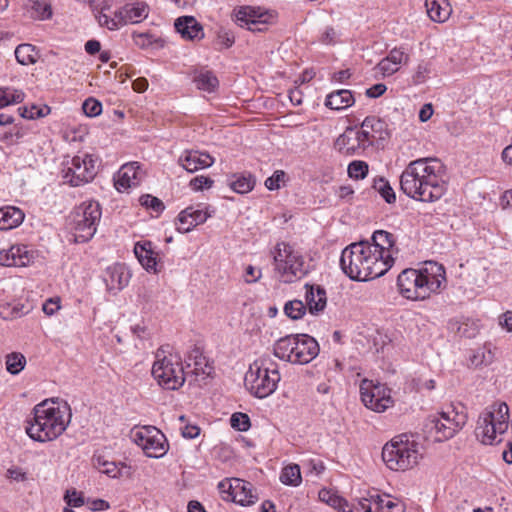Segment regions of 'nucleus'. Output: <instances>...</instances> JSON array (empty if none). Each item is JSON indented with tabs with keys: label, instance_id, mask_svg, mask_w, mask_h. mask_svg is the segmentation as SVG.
I'll list each match as a JSON object with an SVG mask.
<instances>
[{
	"label": "nucleus",
	"instance_id": "473e14b6",
	"mask_svg": "<svg viewBox=\"0 0 512 512\" xmlns=\"http://www.w3.org/2000/svg\"><path fill=\"white\" fill-rule=\"evenodd\" d=\"M111 8L110 4L107 1H103L100 5V7H96L94 9L95 18L97 19L98 23L102 27H106L109 30H116L121 26L119 19L116 17V13L114 14V17H110L107 11H109Z\"/></svg>",
	"mask_w": 512,
	"mask_h": 512
},
{
	"label": "nucleus",
	"instance_id": "c85d7f7f",
	"mask_svg": "<svg viewBox=\"0 0 512 512\" xmlns=\"http://www.w3.org/2000/svg\"><path fill=\"white\" fill-rule=\"evenodd\" d=\"M425 6L428 17L436 23L445 22L452 13L448 0H426Z\"/></svg>",
	"mask_w": 512,
	"mask_h": 512
},
{
	"label": "nucleus",
	"instance_id": "338daca9",
	"mask_svg": "<svg viewBox=\"0 0 512 512\" xmlns=\"http://www.w3.org/2000/svg\"><path fill=\"white\" fill-rule=\"evenodd\" d=\"M386 506L385 512H405V504L398 499H390V501L384 503Z\"/></svg>",
	"mask_w": 512,
	"mask_h": 512
},
{
	"label": "nucleus",
	"instance_id": "f8f14e48",
	"mask_svg": "<svg viewBox=\"0 0 512 512\" xmlns=\"http://www.w3.org/2000/svg\"><path fill=\"white\" fill-rule=\"evenodd\" d=\"M130 438L150 458L163 457L169 448L165 435L154 426L134 428L130 432Z\"/></svg>",
	"mask_w": 512,
	"mask_h": 512
},
{
	"label": "nucleus",
	"instance_id": "ea45409f",
	"mask_svg": "<svg viewBox=\"0 0 512 512\" xmlns=\"http://www.w3.org/2000/svg\"><path fill=\"white\" fill-rule=\"evenodd\" d=\"M6 369L9 373L19 374L26 365V358L20 352H12L5 357Z\"/></svg>",
	"mask_w": 512,
	"mask_h": 512
},
{
	"label": "nucleus",
	"instance_id": "58836bf2",
	"mask_svg": "<svg viewBox=\"0 0 512 512\" xmlns=\"http://www.w3.org/2000/svg\"><path fill=\"white\" fill-rule=\"evenodd\" d=\"M194 82L199 90L213 92L218 86V79L210 71H201L194 77Z\"/></svg>",
	"mask_w": 512,
	"mask_h": 512
},
{
	"label": "nucleus",
	"instance_id": "2f4dec72",
	"mask_svg": "<svg viewBox=\"0 0 512 512\" xmlns=\"http://www.w3.org/2000/svg\"><path fill=\"white\" fill-rule=\"evenodd\" d=\"M24 219V213L14 206L0 208V230H10L19 226Z\"/></svg>",
	"mask_w": 512,
	"mask_h": 512
},
{
	"label": "nucleus",
	"instance_id": "f03ea898",
	"mask_svg": "<svg viewBox=\"0 0 512 512\" xmlns=\"http://www.w3.org/2000/svg\"><path fill=\"white\" fill-rule=\"evenodd\" d=\"M444 166L437 158H420L411 161L400 176V188L408 197L432 203L446 193L443 179Z\"/></svg>",
	"mask_w": 512,
	"mask_h": 512
},
{
	"label": "nucleus",
	"instance_id": "69168bd1",
	"mask_svg": "<svg viewBox=\"0 0 512 512\" xmlns=\"http://www.w3.org/2000/svg\"><path fill=\"white\" fill-rule=\"evenodd\" d=\"M387 87L385 84L378 83L368 88L365 92L366 96L369 98H378L385 93Z\"/></svg>",
	"mask_w": 512,
	"mask_h": 512
},
{
	"label": "nucleus",
	"instance_id": "f3484780",
	"mask_svg": "<svg viewBox=\"0 0 512 512\" xmlns=\"http://www.w3.org/2000/svg\"><path fill=\"white\" fill-rule=\"evenodd\" d=\"M34 258V251L22 244L0 250V265L5 267H26L33 263Z\"/></svg>",
	"mask_w": 512,
	"mask_h": 512
},
{
	"label": "nucleus",
	"instance_id": "f257e3e1",
	"mask_svg": "<svg viewBox=\"0 0 512 512\" xmlns=\"http://www.w3.org/2000/svg\"><path fill=\"white\" fill-rule=\"evenodd\" d=\"M393 234L385 230L373 233L371 241H360L347 246L341 254L340 266L354 281H369L383 276L394 264L398 253Z\"/></svg>",
	"mask_w": 512,
	"mask_h": 512
},
{
	"label": "nucleus",
	"instance_id": "dca6fc26",
	"mask_svg": "<svg viewBox=\"0 0 512 512\" xmlns=\"http://www.w3.org/2000/svg\"><path fill=\"white\" fill-rule=\"evenodd\" d=\"M423 279L422 292L424 300L428 299L431 294H438L445 288L447 279L446 271L442 264L434 261H427L419 268Z\"/></svg>",
	"mask_w": 512,
	"mask_h": 512
},
{
	"label": "nucleus",
	"instance_id": "1a4fd4ad",
	"mask_svg": "<svg viewBox=\"0 0 512 512\" xmlns=\"http://www.w3.org/2000/svg\"><path fill=\"white\" fill-rule=\"evenodd\" d=\"M420 458L418 443L409 440L406 435L395 437L382 449V459L393 471L412 469L418 464Z\"/></svg>",
	"mask_w": 512,
	"mask_h": 512
},
{
	"label": "nucleus",
	"instance_id": "c03bdc74",
	"mask_svg": "<svg viewBox=\"0 0 512 512\" xmlns=\"http://www.w3.org/2000/svg\"><path fill=\"white\" fill-rule=\"evenodd\" d=\"M373 188L380 193L387 203L391 204L396 201L395 192L386 179H375Z\"/></svg>",
	"mask_w": 512,
	"mask_h": 512
},
{
	"label": "nucleus",
	"instance_id": "09e8293b",
	"mask_svg": "<svg viewBox=\"0 0 512 512\" xmlns=\"http://www.w3.org/2000/svg\"><path fill=\"white\" fill-rule=\"evenodd\" d=\"M231 426L238 431H247L250 426V418L247 414L236 412L230 418Z\"/></svg>",
	"mask_w": 512,
	"mask_h": 512
},
{
	"label": "nucleus",
	"instance_id": "9d476101",
	"mask_svg": "<svg viewBox=\"0 0 512 512\" xmlns=\"http://www.w3.org/2000/svg\"><path fill=\"white\" fill-rule=\"evenodd\" d=\"M467 412L462 405H449L429 420L427 427L438 442L453 438L467 423Z\"/></svg>",
	"mask_w": 512,
	"mask_h": 512
},
{
	"label": "nucleus",
	"instance_id": "a18cd8bd",
	"mask_svg": "<svg viewBox=\"0 0 512 512\" xmlns=\"http://www.w3.org/2000/svg\"><path fill=\"white\" fill-rule=\"evenodd\" d=\"M431 72H432V65L429 62H425V61L420 62L416 66V68L412 74V83L414 85L424 84L428 80Z\"/></svg>",
	"mask_w": 512,
	"mask_h": 512
},
{
	"label": "nucleus",
	"instance_id": "c756f323",
	"mask_svg": "<svg viewBox=\"0 0 512 512\" xmlns=\"http://www.w3.org/2000/svg\"><path fill=\"white\" fill-rule=\"evenodd\" d=\"M236 22L240 27H246L255 24L257 20L263 18H274L273 15L267 11H262L260 8L244 6L240 7L236 13Z\"/></svg>",
	"mask_w": 512,
	"mask_h": 512
},
{
	"label": "nucleus",
	"instance_id": "603ef678",
	"mask_svg": "<svg viewBox=\"0 0 512 512\" xmlns=\"http://www.w3.org/2000/svg\"><path fill=\"white\" fill-rule=\"evenodd\" d=\"M384 59L399 67L401 63H407L409 56L404 51L394 48Z\"/></svg>",
	"mask_w": 512,
	"mask_h": 512
},
{
	"label": "nucleus",
	"instance_id": "8fccbe9b",
	"mask_svg": "<svg viewBox=\"0 0 512 512\" xmlns=\"http://www.w3.org/2000/svg\"><path fill=\"white\" fill-rule=\"evenodd\" d=\"M132 39L135 45L140 48L149 47L150 45L159 41V39H157L154 35L144 32H134L132 34Z\"/></svg>",
	"mask_w": 512,
	"mask_h": 512
},
{
	"label": "nucleus",
	"instance_id": "0eeeda50",
	"mask_svg": "<svg viewBox=\"0 0 512 512\" xmlns=\"http://www.w3.org/2000/svg\"><path fill=\"white\" fill-rule=\"evenodd\" d=\"M509 427V407L505 402L493 404L478 418L476 437L485 445L500 443Z\"/></svg>",
	"mask_w": 512,
	"mask_h": 512
},
{
	"label": "nucleus",
	"instance_id": "7ed1b4c3",
	"mask_svg": "<svg viewBox=\"0 0 512 512\" xmlns=\"http://www.w3.org/2000/svg\"><path fill=\"white\" fill-rule=\"evenodd\" d=\"M71 420L67 403L60 404L54 399H46L32 410L27 420L26 433L34 441L45 443L61 436Z\"/></svg>",
	"mask_w": 512,
	"mask_h": 512
},
{
	"label": "nucleus",
	"instance_id": "72a5a7b5",
	"mask_svg": "<svg viewBox=\"0 0 512 512\" xmlns=\"http://www.w3.org/2000/svg\"><path fill=\"white\" fill-rule=\"evenodd\" d=\"M319 499L339 512H352L348 502L330 489L320 490Z\"/></svg>",
	"mask_w": 512,
	"mask_h": 512
},
{
	"label": "nucleus",
	"instance_id": "6ab92c4d",
	"mask_svg": "<svg viewBox=\"0 0 512 512\" xmlns=\"http://www.w3.org/2000/svg\"><path fill=\"white\" fill-rule=\"evenodd\" d=\"M144 174L138 162L126 163L122 165L114 177V186L119 192H125L129 188L138 186Z\"/></svg>",
	"mask_w": 512,
	"mask_h": 512
},
{
	"label": "nucleus",
	"instance_id": "5fc2aeb1",
	"mask_svg": "<svg viewBox=\"0 0 512 512\" xmlns=\"http://www.w3.org/2000/svg\"><path fill=\"white\" fill-rule=\"evenodd\" d=\"M285 172L282 170H277L273 173L272 176L266 179L265 186L268 190H277L280 188L281 182L284 181Z\"/></svg>",
	"mask_w": 512,
	"mask_h": 512
},
{
	"label": "nucleus",
	"instance_id": "6e6d98bb",
	"mask_svg": "<svg viewBox=\"0 0 512 512\" xmlns=\"http://www.w3.org/2000/svg\"><path fill=\"white\" fill-rule=\"evenodd\" d=\"M177 221V230L181 233H188L194 228L191 218L185 214L184 210L179 213Z\"/></svg>",
	"mask_w": 512,
	"mask_h": 512
},
{
	"label": "nucleus",
	"instance_id": "a211bd4d",
	"mask_svg": "<svg viewBox=\"0 0 512 512\" xmlns=\"http://www.w3.org/2000/svg\"><path fill=\"white\" fill-rule=\"evenodd\" d=\"M335 148L345 156L361 155L367 149L356 127H348L335 141Z\"/></svg>",
	"mask_w": 512,
	"mask_h": 512
},
{
	"label": "nucleus",
	"instance_id": "6e6552de",
	"mask_svg": "<svg viewBox=\"0 0 512 512\" xmlns=\"http://www.w3.org/2000/svg\"><path fill=\"white\" fill-rule=\"evenodd\" d=\"M153 378L159 386L166 390H178L183 386L186 376L182 358L177 353L159 349L151 370Z\"/></svg>",
	"mask_w": 512,
	"mask_h": 512
},
{
	"label": "nucleus",
	"instance_id": "4468645a",
	"mask_svg": "<svg viewBox=\"0 0 512 512\" xmlns=\"http://www.w3.org/2000/svg\"><path fill=\"white\" fill-rule=\"evenodd\" d=\"M218 488L222 494H227L223 499H231L242 506L252 505L258 500L253 485L239 478L225 479L218 484Z\"/></svg>",
	"mask_w": 512,
	"mask_h": 512
},
{
	"label": "nucleus",
	"instance_id": "2eb2a0df",
	"mask_svg": "<svg viewBox=\"0 0 512 512\" xmlns=\"http://www.w3.org/2000/svg\"><path fill=\"white\" fill-rule=\"evenodd\" d=\"M360 394L364 405L376 412H383L393 404L390 391L385 386L367 379L361 382Z\"/></svg>",
	"mask_w": 512,
	"mask_h": 512
},
{
	"label": "nucleus",
	"instance_id": "13d9d810",
	"mask_svg": "<svg viewBox=\"0 0 512 512\" xmlns=\"http://www.w3.org/2000/svg\"><path fill=\"white\" fill-rule=\"evenodd\" d=\"M261 277H262V271L260 268H256L252 265H248L245 268L244 280L246 283H248V284L256 283L257 281L260 280Z\"/></svg>",
	"mask_w": 512,
	"mask_h": 512
},
{
	"label": "nucleus",
	"instance_id": "5701e85b",
	"mask_svg": "<svg viewBox=\"0 0 512 512\" xmlns=\"http://www.w3.org/2000/svg\"><path fill=\"white\" fill-rule=\"evenodd\" d=\"M305 290L306 310L313 315L322 312L327 304L325 289L319 285L306 284Z\"/></svg>",
	"mask_w": 512,
	"mask_h": 512
},
{
	"label": "nucleus",
	"instance_id": "39448f33",
	"mask_svg": "<svg viewBox=\"0 0 512 512\" xmlns=\"http://www.w3.org/2000/svg\"><path fill=\"white\" fill-rule=\"evenodd\" d=\"M318 342L307 334H291L278 339L273 345V354L291 364L310 363L319 354Z\"/></svg>",
	"mask_w": 512,
	"mask_h": 512
},
{
	"label": "nucleus",
	"instance_id": "9b49d317",
	"mask_svg": "<svg viewBox=\"0 0 512 512\" xmlns=\"http://www.w3.org/2000/svg\"><path fill=\"white\" fill-rule=\"evenodd\" d=\"M101 218V208L98 202L88 201L80 204L72 217L74 238L76 242L89 241L97 230Z\"/></svg>",
	"mask_w": 512,
	"mask_h": 512
},
{
	"label": "nucleus",
	"instance_id": "a19ab883",
	"mask_svg": "<svg viewBox=\"0 0 512 512\" xmlns=\"http://www.w3.org/2000/svg\"><path fill=\"white\" fill-rule=\"evenodd\" d=\"M280 480L285 485L298 486L301 483L300 467L292 464L282 469Z\"/></svg>",
	"mask_w": 512,
	"mask_h": 512
},
{
	"label": "nucleus",
	"instance_id": "79ce46f5",
	"mask_svg": "<svg viewBox=\"0 0 512 512\" xmlns=\"http://www.w3.org/2000/svg\"><path fill=\"white\" fill-rule=\"evenodd\" d=\"M254 184L255 180L251 175H239L230 182V187L239 194H245L253 189Z\"/></svg>",
	"mask_w": 512,
	"mask_h": 512
},
{
	"label": "nucleus",
	"instance_id": "4c0bfd02",
	"mask_svg": "<svg viewBox=\"0 0 512 512\" xmlns=\"http://www.w3.org/2000/svg\"><path fill=\"white\" fill-rule=\"evenodd\" d=\"M25 99V93L20 89L10 87H0V109L12 105L19 104Z\"/></svg>",
	"mask_w": 512,
	"mask_h": 512
},
{
	"label": "nucleus",
	"instance_id": "052dcab7",
	"mask_svg": "<svg viewBox=\"0 0 512 512\" xmlns=\"http://www.w3.org/2000/svg\"><path fill=\"white\" fill-rule=\"evenodd\" d=\"M60 307V298L55 297L47 299L43 304L42 310L46 315L52 316L60 309Z\"/></svg>",
	"mask_w": 512,
	"mask_h": 512
},
{
	"label": "nucleus",
	"instance_id": "412c9836",
	"mask_svg": "<svg viewBox=\"0 0 512 512\" xmlns=\"http://www.w3.org/2000/svg\"><path fill=\"white\" fill-rule=\"evenodd\" d=\"M174 27L184 40L195 41L204 37L203 26L193 16H181Z\"/></svg>",
	"mask_w": 512,
	"mask_h": 512
},
{
	"label": "nucleus",
	"instance_id": "7c9ffc66",
	"mask_svg": "<svg viewBox=\"0 0 512 512\" xmlns=\"http://www.w3.org/2000/svg\"><path fill=\"white\" fill-rule=\"evenodd\" d=\"M354 101L350 90L341 89L328 94L325 105L333 110H342L352 106Z\"/></svg>",
	"mask_w": 512,
	"mask_h": 512
},
{
	"label": "nucleus",
	"instance_id": "de8ad7c7",
	"mask_svg": "<svg viewBox=\"0 0 512 512\" xmlns=\"http://www.w3.org/2000/svg\"><path fill=\"white\" fill-rule=\"evenodd\" d=\"M369 171V166L365 161L354 160L348 165V175L355 180L364 179Z\"/></svg>",
	"mask_w": 512,
	"mask_h": 512
},
{
	"label": "nucleus",
	"instance_id": "20e7f679",
	"mask_svg": "<svg viewBox=\"0 0 512 512\" xmlns=\"http://www.w3.org/2000/svg\"><path fill=\"white\" fill-rule=\"evenodd\" d=\"M281 379L279 365L269 355H263L250 364L245 383L257 398L270 396Z\"/></svg>",
	"mask_w": 512,
	"mask_h": 512
},
{
	"label": "nucleus",
	"instance_id": "bb28decb",
	"mask_svg": "<svg viewBox=\"0 0 512 512\" xmlns=\"http://www.w3.org/2000/svg\"><path fill=\"white\" fill-rule=\"evenodd\" d=\"M22 9L24 15L33 20L44 21L50 19L53 15L51 5L45 0H26Z\"/></svg>",
	"mask_w": 512,
	"mask_h": 512
},
{
	"label": "nucleus",
	"instance_id": "4d7b16f0",
	"mask_svg": "<svg viewBox=\"0 0 512 512\" xmlns=\"http://www.w3.org/2000/svg\"><path fill=\"white\" fill-rule=\"evenodd\" d=\"M189 185L193 190L199 191L204 188H210L213 185V180L202 175L196 176L195 178L191 179Z\"/></svg>",
	"mask_w": 512,
	"mask_h": 512
},
{
	"label": "nucleus",
	"instance_id": "864d4df0",
	"mask_svg": "<svg viewBox=\"0 0 512 512\" xmlns=\"http://www.w3.org/2000/svg\"><path fill=\"white\" fill-rule=\"evenodd\" d=\"M142 206H145L147 208H151L154 211L158 212L164 208L163 203L160 199L157 197H154L152 195H142L139 199Z\"/></svg>",
	"mask_w": 512,
	"mask_h": 512
},
{
	"label": "nucleus",
	"instance_id": "423d86ee",
	"mask_svg": "<svg viewBox=\"0 0 512 512\" xmlns=\"http://www.w3.org/2000/svg\"><path fill=\"white\" fill-rule=\"evenodd\" d=\"M274 272L283 283H293L304 277L308 270L302 254L291 244L280 241L270 250Z\"/></svg>",
	"mask_w": 512,
	"mask_h": 512
},
{
	"label": "nucleus",
	"instance_id": "cd10ccee",
	"mask_svg": "<svg viewBox=\"0 0 512 512\" xmlns=\"http://www.w3.org/2000/svg\"><path fill=\"white\" fill-rule=\"evenodd\" d=\"M134 254L140 264L147 270L156 272L157 258L150 241H139L134 246Z\"/></svg>",
	"mask_w": 512,
	"mask_h": 512
},
{
	"label": "nucleus",
	"instance_id": "37998d69",
	"mask_svg": "<svg viewBox=\"0 0 512 512\" xmlns=\"http://www.w3.org/2000/svg\"><path fill=\"white\" fill-rule=\"evenodd\" d=\"M305 304L298 299L288 301L284 305V313L292 320L301 319L306 314Z\"/></svg>",
	"mask_w": 512,
	"mask_h": 512
},
{
	"label": "nucleus",
	"instance_id": "774afa93",
	"mask_svg": "<svg viewBox=\"0 0 512 512\" xmlns=\"http://www.w3.org/2000/svg\"><path fill=\"white\" fill-rule=\"evenodd\" d=\"M499 324L508 332H512V311H506L500 317Z\"/></svg>",
	"mask_w": 512,
	"mask_h": 512
},
{
	"label": "nucleus",
	"instance_id": "e2e57ef3",
	"mask_svg": "<svg viewBox=\"0 0 512 512\" xmlns=\"http://www.w3.org/2000/svg\"><path fill=\"white\" fill-rule=\"evenodd\" d=\"M65 500L67 504L72 507H81L84 504V499L78 495L76 490H68L65 495Z\"/></svg>",
	"mask_w": 512,
	"mask_h": 512
},
{
	"label": "nucleus",
	"instance_id": "c9c22d12",
	"mask_svg": "<svg viewBox=\"0 0 512 512\" xmlns=\"http://www.w3.org/2000/svg\"><path fill=\"white\" fill-rule=\"evenodd\" d=\"M489 278L488 267L483 261L474 263L469 272V282L478 288L484 287Z\"/></svg>",
	"mask_w": 512,
	"mask_h": 512
},
{
	"label": "nucleus",
	"instance_id": "49530a36",
	"mask_svg": "<svg viewBox=\"0 0 512 512\" xmlns=\"http://www.w3.org/2000/svg\"><path fill=\"white\" fill-rule=\"evenodd\" d=\"M18 111L22 118L33 120L48 115L50 113V107L46 105L43 107L32 105L31 107H19Z\"/></svg>",
	"mask_w": 512,
	"mask_h": 512
},
{
	"label": "nucleus",
	"instance_id": "bf43d9fd",
	"mask_svg": "<svg viewBox=\"0 0 512 512\" xmlns=\"http://www.w3.org/2000/svg\"><path fill=\"white\" fill-rule=\"evenodd\" d=\"M375 69L383 76H390L399 70L398 66H395L392 62L385 59H382Z\"/></svg>",
	"mask_w": 512,
	"mask_h": 512
},
{
	"label": "nucleus",
	"instance_id": "b1692460",
	"mask_svg": "<svg viewBox=\"0 0 512 512\" xmlns=\"http://www.w3.org/2000/svg\"><path fill=\"white\" fill-rule=\"evenodd\" d=\"M414 269L409 268L403 270L397 278V286L400 294L409 300H424L423 292L421 289H414Z\"/></svg>",
	"mask_w": 512,
	"mask_h": 512
},
{
	"label": "nucleus",
	"instance_id": "ddd939ff",
	"mask_svg": "<svg viewBox=\"0 0 512 512\" xmlns=\"http://www.w3.org/2000/svg\"><path fill=\"white\" fill-rule=\"evenodd\" d=\"M63 181L77 187L92 181L96 175L95 160L92 155L74 156L63 168Z\"/></svg>",
	"mask_w": 512,
	"mask_h": 512
},
{
	"label": "nucleus",
	"instance_id": "4be33fe9",
	"mask_svg": "<svg viewBox=\"0 0 512 512\" xmlns=\"http://www.w3.org/2000/svg\"><path fill=\"white\" fill-rule=\"evenodd\" d=\"M178 163L188 172L193 173L200 169L210 167L214 159L207 153L196 150L185 151L178 160Z\"/></svg>",
	"mask_w": 512,
	"mask_h": 512
},
{
	"label": "nucleus",
	"instance_id": "3c124183",
	"mask_svg": "<svg viewBox=\"0 0 512 512\" xmlns=\"http://www.w3.org/2000/svg\"><path fill=\"white\" fill-rule=\"evenodd\" d=\"M82 109L85 115L89 117H95L101 113L102 104L94 98H88L84 101Z\"/></svg>",
	"mask_w": 512,
	"mask_h": 512
},
{
	"label": "nucleus",
	"instance_id": "aec40b11",
	"mask_svg": "<svg viewBox=\"0 0 512 512\" xmlns=\"http://www.w3.org/2000/svg\"><path fill=\"white\" fill-rule=\"evenodd\" d=\"M149 14V7L144 2L127 3L116 11V17L122 25L143 21Z\"/></svg>",
	"mask_w": 512,
	"mask_h": 512
},
{
	"label": "nucleus",
	"instance_id": "e433bc0d",
	"mask_svg": "<svg viewBox=\"0 0 512 512\" xmlns=\"http://www.w3.org/2000/svg\"><path fill=\"white\" fill-rule=\"evenodd\" d=\"M15 57L19 64L30 65L37 62L39 54L31 44H20L15 49Z\"/></svg>",
	"mask_w": 512,
	"mask_h": 512
},
{
	"label": "nucleus",
	"instance_id": "f704fd0d",
	"mask_svg": "<svg viewBox=\"0 0 512 512\" xmlns=\"http://www.w3.org/2000/svg\"><path fill=\"white\" fill-rule=\"evenodd\" d=\"M184 211L185 214L191 218L194 228L205 223L207 219L212 217L214 214V210L210 209V206L208 205L189 206L185 208Z\"/></svg>",
	"mask_w": 512,
	"mask_h": 512
},
{
	"label": "nucleus",
	"instance_id": "a878e982",
	"mask_svg": "<svg viewBox=\"0 0 512 512\" xmlns=\"http://www.w3.org/2000/svg\"><path fill=\"white\" fill-rule=\"evenodd\" d=\"M355 127L368 148L372 146L377 139L381 138L383 122L374 116H369L364 119L360 126Z\"/></svg>",
	"mask_w": 512,
	"mask_h": 512
},
{
	"label": "nucleus",
	"instance_id": "393cba45",
	"mask_svg": "<svg viewBox=\"0 0 512 512\" xmlns=\"http://www.w3.org/2000/svg\"><path fill=\"white\" fill-rule=\"evenodd\" d=\"M129 271L121 264H115L106 269L104 281L109 291H119L128 285Z\"/></svg>",
	"mask_w": 512,
	"mask_h": 512
},
{
	"label": "nucleus",
	"instance_id": "0e129e2a",
	"mask_svg": "<svg viewBox=\"0 0 512 512\" xmlns=\"http://www.w3.org/2000/svg\"><path fill=\"white\" fill-rule=\"evenodd\" d=\"M389 496H380L378 494L371 495V501L373 505L375 506V512H385L387 509L385 504L386 502L390 501Z\"/></svg>",
	"mask_w": 512,
	"mask_h": 512
},
{
	"label": "nucleus",
	"instance_id": "680f3d73",
	"mask_svg": "<svg viewBox=\"0 0 512 512\" xmlns=\"http://www.w3.org/2000/svg\"><path fill=\"white\" fill-rule=\"evenodd\" d=\"M7 477L17 482H25L28 477L27 473L20 467H11L7 470Z\"/></svg>",
	"mask_w": 512,
	"mask_h": 512
}]
</instances>
